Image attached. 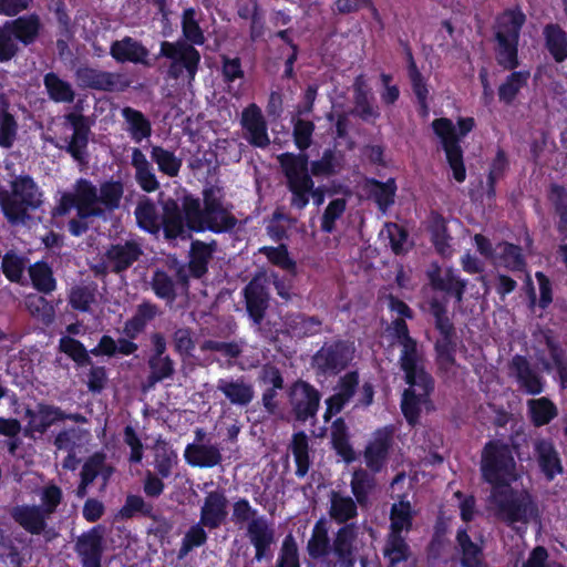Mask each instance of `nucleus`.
I'll return each mask as SVG.
<instances>
[{
	"label": "nucleus",
	"mask_w": 567,
	"mask_h": 567,
	"mask_svg": "<svg viewBox=\"0 0 567 567\" xmlns=\"http://www.w3.org/2000/svg\"><path fill=\"white\" fill-rule=\"evenodd\" d=\"M113 467L106 464V457L103 453H94L84 462L80 476L85 483H93V481L101 476V489H105L110 477L113 474Z\"/></svg>",
	"instance_id": "obj_32"
},
{
	"label": "nucleus",
	"mask_w": 567,
	"mask_h": 567,
	"mask_svg": "<svg viewBox=\"0 0 567 567\" xmlns=\"http://www.w3.org/2000/svg\"><path fill=\"white\" fill-rule=\"evenodd\" d=\"M289 449L291 450L295 462L297 465L296 475L299 477H303L309 468H310V457H309V444L308 436L305 432H298L292 435V440L289 444Z\"/></svg>",
	"instance_id": "obj_40"
},
{
	"label": "nucleus",
	"mask_w": 567,
	"mask_h": 567,
	"mask_svg": "<svg viewBox=\"0 0 567 567\" xmlns=\"http://www.w3.org/2000/svg\"><path fill=\"white\" fill-rule=\"evenodd\" d=\"M25 307L29 313L41 321L44 326H50L55 319L54 307L42 296L30 295L25 298Z\"/></svg>",
	"instance_id": "obj_47"
},
{
	"label": "nucleus",
	"mask_w": 567,
	"mask_h": 567,
	"mask_svg": "<svg viewBox=\"0 0 567 567\" xmlns=\"http://www.w3.org/2000/svg\"><path fill=\"white\" fill-rule=\"evenodd\" d=\"M259 252L265 255L275 266L280 267L292 276L297 275L296 261L290 258L285 245H279L277 247H261Z\"/></svg>",
	"instance_id": "obj_57"
},
{
	"label": "nucleus",
	"mask_w": 567,
	"mask_h": 567,
	"mask_svg": "<svg viewBox=\"0 0 567 567\" xmlns=\"http://www.w3.org/2000/svg\"><path fill=\"white\" fill-rule=\"evenodd\" d=\"M43 194L27 174L11 175L6 187L0 188V207L6 218L13 225L24 224L29 213L41 207Z\"/></svg>",
	"instance_id": "obj_2"
},
{
	"label": "nucleus",
	"mask_w": 567,
	"mask_h": 567,
	"mask_svg": "<svg viewBox=\"0 0 567 567\" xmlns=\"http://www.w3.org/2000/svg\"><path fill=\"white\" fill-rule=\"evenodd\" d=\"M184 212L190 230L226 231L236 225V218L225 208L203 213L198 199L185 197Z\"/></svg>",
	"instance_id": "obj_8"
},
{
	"label": "nucleus",
	"mask_w": 567,
	"mask_h": 567,
	"mask_svg": "<svg viewBox=\"0 0 567 567\" xmlns=\"http://www.w3.org/2000/svg\"><path fill=\"white\" fill-rule=\"evenodd\" d=\"M38 416L39 421L33 425V431L44 433L56 421L65 420L66 413L58 406L40 403L38 404Z\"/></svg>",
	"instance_id": "obj_60"
},
{
	"label": "nucleus",
	"mask_w": 567,
	"mask_h": 567,
	"mask_svg": "<svg viewBox=\"0 0 567 567\" xmlns=\"http://www.w3.org/2000/svg\"><path fill=\"white\" fill-rule=\"evenodd\" d=\"M375 487L374 477L364 470L353 472L351 480V491L357 503L364 507L368 504L369 495Z\"/></svg>",
	"instance_id": "obj_46"
},
{
	"label": "nucleus",
	"mask_w": 567,
	"mask_h": 567,
	"mask_svg": "<svg viewBox=\"0 0 567 567\" xmlns=\"http://www.w3.org/2000/svg\"><path fill=\"white\" fill-rule=\"evenodd\" d=\"M143 255V249L136 240H125L111 245L104 255L106 268L121 274L128 269Z\"/></svg>",
	"instance_id": "obj_16"
},
{
	"label": "nucleus",
	"mask_w": 567,
	"mask_h": 567,
	"mask_svg": "<svg viewBox=\"0 0 567 567\" xmlns=\"http://www.w3.org/2000/svg\"><path fill=\"white\" fill-rule=\"evenodd\" d=\"M367 189L369 196L373 198L381 210H385L394 203L396 186L392 178L388 179L385 183L375 179L368 181Z\"/></svg>",
	"instance_id": "obj_44"
},
{
	"label": "nucleus",
	"mask_w": 567,
	"mask_h": 567,
	"mask_svg": "<svg viewBox=\"0 0 567 567\" xmlns=\"http://www.w3.org/2000/svg\"><path fill=\"white\" fill-rule=\"evenodd\" d=\"M227 498L221 492H210L200 509V525L215 529L219 527L227 516Z\"/></svg>",
	"instance_id": "obj_23"
},
{
	"label": "nucleus",
	"mask_w": 567,
	"mask_h": 567,
	"mask_svg": "<svg viewBox=\"0 0 567 567\" xmlns=\"http://www.w3.org/2000/svg\"><path fill=\"white\" fill-rule=\"evenodd\" d=\"M8 23L16 38L25 45L32 43L39 34L40 20L35 14L20 17L13 21H8Z\"/></svg>",
	"instance_id": "obj_41"
},
{
	"label": "nucleus",
	"mask_w": 567,
	"mask_h": 567,
	"mask_svg": "<svg viewBox=\"0 0 567 567\" xmlns=\"http://www.w3.org/2000/svg\"><path fill=\"white\" fill-rule=\"evenodd\" d=\"M511 369L516 378L519 388L529 395H538L544 392L545 381L535 371L526 357L516 354L511 362Z\"/></svg>",
	"instance_id": "obj_20"
},
{
	"label": "nucleus",
	"mask_w": 567,
	"mask_h": 567,
	"mask_svg": "<svg viewBox=\"0 0 567 567\" xmlns=\"http://www.w3.org/2000/svg\"><path fill=\"white\" fill-rule=\"evenodd\" d=\"M150 375L148 385L153 386L157 382L169 379L175 373L174 361L168 357L148 358Z\"/></svg>",
	"instance_id": "obj_56"
},
{
	"label": "nucleus",
	"mask_w": 567,
	"mask_h": 567,
	"mask_svg": "<svg viewBox=\"0 0 567 567\" xmlns=\"http://www.w3.org/2000/svg\"><path fill=\"white\" fill-rule=\"evenodd\" d=\"M18 123L6 107L0 109V146L10 148L17 137Z\"/></svg>",
	"instance_id": "obj_62"
},
{
	"label": "nucleus",
	"mask_w": 567,
	"mask_h": 567,
	"mask_svg": "<svg viewBox=\"0 0 567 567\" xmlns=\"http://www.w3.org/2000/svg\"><path fill=\"white\" fill-rule=\"evenodd\" d=\"M241 125L245 138L256 147H266L270 144L267 124L260 109L251 104L243 111Z\"/></svg>",
	"instance_id": "obj_18"
},
{
	"label": "nucleus",
	"mask_w": 567,
	"mask_h": 567,
	"mask_svg": "<svg viewBox=\"0 0 567 567\" xmlns=\"http://www.w3.org/2000/svg\"><path fill=\"white\" fill-rule=\"evenodd\" d=\"M158 313L157 306L151 302L141 303L133 318L127 320L124 326V332L130 338H134L138 334L147 322L152 321Z\"/></svg>",
	"instance_id": "obj_43"
},
{
	"label": "nucleus",
	"mask_w": 567,
	"mask_h": 567,
	"mask_svg": "<svg viewBox=\"0 0 567 567\" xmlns=\"http://www.w3.org/2000/svg\"><path fill=\"white\" fill-rule=\"evenodd\" d=\"M330 539L326 522L320 519L316 523L312 535L308 542L307 550L312 558H320L328 554Z\"/></svg>",
	"instance_id": "obj_51"
},
{
	"label": "nucleus",
	"mask_w": 567,
	"mask_h": 567,
	"mask_svg": "<svg viewBox=\"0 0 567 567\" xmlns=\"http://www.w3.org/2000/svg\"><path fill=\"white\" fill-rule=\"evenodd\" d=\"M75 79L81 87L96 91L122 92L130 86V80L125 74L90 66L79 68L75 71Z\"/></svg>",
	"instance_id": "obj_10"
},
{
	"label": "nucleus",
	"mask_w": 567,
	"mask_h": 567,
	"mask_svg": "<svg viewBox=\"0 0 567 567\" xmlns=\"http://www.w3.org/2000/svg\"><path fill=\"white\" fill-rule=\"evenodd\" d=\"M357 530L354 524H347L341 527L333 540L332 550L338 557L341 567L354 566V546Z\"/></svg>",
	"instance_id": "obj_27"
},
{
	"label": "nucleus",
	"mask_w": 567,
	"mask_h": 567,
	"mask_svg": "<svg viewBox=\"0 0 567 567\" xmlns=\"http://www.w3.org/2000/svg\"><path fill=\"white\" fill-rule=\"evenodd\" d=\"M155 451V468L159 476H169L173 466L176 464V454L166 444H157Z\"/></svg>",
	"instance_id": "obj_64"
},
{
	"label": "nucleus",
	"mask_w": 567,
	"mask_h": 567,
	"mask_svg": "<svg viewBox=\"0 0 567 567\" xmlns=\"http://www.w3.org/2000/svg\"><path fill=\"white\" fill-rule=\"evenodd\" d=\"M286 326L295 337L301 338L317 333L320 330L321 321L315 317L297 313L287 317Z\"/></svg>",
	"instance_id": "obj_52"
},
{
	"label": "nucleus",
	"mask_w": 567,
	"mask_h": 567,
	"mask_svg": "<svg viewBox=\"0 0 567 567\" xmlns=\"http://www.w3.org/2000/svg\"><path fill=\"white\" fill-rule=\"evenodd\" d=\"M331 440L338 454H340L344 461H353L354 452L348 442L347 425L342 419H338L332 423Z\"/></svg>",
	"instance_id": "obj_54"
},
{
	"label": "nucleus",
	"mask_w": 567,
	"mask_h": 567,
	"mask_svg": "<svg viewBox=\"0 0 567 567\" xmlns=\"http://www.w3.org/2000/svg\"><path fill=\"white\" fill-rule=\"evenodd\" d=\"M217 390L229 401L238 406L249 405L255 398L252 383L245 377L236 379H220L217 383Z\"/></svg>",
	"instance_id": "obj_21"
},
{
	"label": "nucleus",
	"mask_w": 567,
	"mask_h": 567,
	"mask_svg": "<svg viewBox=\"0 0 567 567\" xmlns=\"http://www.w3.org/2000/svg\"><path fill=\"white\" fill-rule=\"evenodd\" d=\"M383 554L389 560L390 567H395L399 563L409 559L410 548L400 534H389Z\"/></svg>",
	"instance_id": "obj_49"
},
{
	"label": "nucleus",
	"mask_w": 567,
	"mask_h": 567,
	"mask_svg": "<svg viewBox=\"0 0 567 567\" xmlns=\"http://www.w3.org/2000/svg\"><path fill=\"white\" fill-rule=\"evenodd\" d=\"M43 85L48 96L55 103H72L75 99V91L72 84L62 80L54 72H49L44 75Z\"/></svg>",
	"instance_id": "obj_34"
},
{
	"label": "nucleus",
	"mask_w": 567,
	"mask_h": 567,
	"mask_svg": "<svg viewBox=\"0 0 567 567\" xmlns=\"http://www.w3.org/2000/svg\"><path fill=\"white\" fill-rule=\"evenodd\" d=\"M481 471L483 480L491 485L489 497L496 496V444L488 442L482 453Z\"/></svg>",
	"instance_id": "obj_48"
},
{
	"label": "nucleus",
	"mask_w": 567,
	"mask_h": 567,
	"mask_svg": "<svg viewBox=\"0 0 567 567\" xmlns=\"http://www.w3.org/2000/svg\"><path fill=\"white\" fill-rule=\"evenodd\" d=\"M151 157L157 164L158 169L164 174L171 177L178 175L182 161L177 158L173 152H169L161 146H153Z\"/></svg>",
	"instance_id": "obj_55"
},
{
	"label": "nucleus",
	"mask_w": 567,
	"mask_h": 567,
	"mask_svg": "<svg viewBox=\"0 0 567 567\" xmlns=\"http://www.w3.org/2000/svg\"><path fill=\"white\" fill-rule=\"evenodd\" d=\"M432 282L435 288L453 293L458 302L462 300L465 281L461 280L452 269H447L442 276L433 278Z\"/></svg>",
	"instance_id": "obj_61"
},
{
	"label": "nucleus",
	"mask_w": 567,
	"mask_h": 567,
	"mask_svg": "<svg viewBox=\"0 0 567 567\" xmlns=\"http://www.w3.org/2000/svg\"><path fill=\"white\" fill-rule=\"evenodd\" d=\"M289 402L296 419L306 422L317 414L320 394L309 383L297 381L290 388Z\"/></svg>",
	"instance_id": "obj_12"
},
{
	"label": "nucleus",
	"mask_w": 567,
	"mask_h": 567,
	"mask_svg": "<svg viewBox=\"0 0 567 567\" xmlns=\"http://www.w3.org/2000/svg\"><path fill=\"white\" fill-rule=\"evenodd\" d=\"M11 517L27 532L33 535L41 534L47 527L49 517L40 506L21 505L16 506L10 512Z\"/></svg>",
	"instance_id": "obj_24"
},
{
	"label": "nucleus",
	"mask_w": 567,
	"mask_h": 567,
	"mask_svg": "<svg viewBox=\"0 0 567 567\" xmlns=\"http://www.w3.org/2000/svg\"><path fill=\"white\" fill-rule=\"evenodd\" d=\"M73 207L76 208L81 218L97 217L104 214V208L99 202L97 188L86 179L78 181L73 192L62 195L56 212L64 215Z\"/></svg>",
	"instance_id": "obj_7"
},
{
	"label": "nucleus",
	"mask_w": 567,
	"mask_h": 567,
	"mask_svg": "<svg viewBox=\"0 0 567 567\" xmlns=\"http://www.w3.org/2000/svg\"><path fill=\"white\" fill-rule=\"evenodd\" d=\"M159 56H165L172 61L167 70L169 78L178 79L184 69L187 71L190 81L195 78L200 55L192 44L185 41H163Z\"/></svg>",
	"instance_id": "obj_9"
},
{
	"label": "nucleus",
	"mask_w": 567,
	"mask_h": 567,
	"mask_svg": "<svg viewBox=\"0 0 567 567\" xmlns=\"http://www.w3.org/2000/svg\"><path fill=\"white\" fill-rule=\"evenodd\" d=\"M545 49L556 63L567 60V31L558 23H547L543 28Z\"/></svg>",
	"instance_id": "obj_26"
},
{
	"label": "nucleus",
	"mask_w": 567,
	"mask_h": 567,
	"mask_svg": "<svg viewBox=\"0 0 567 567\" xmlns=\"http://www.w3.org/2000/svg\"><path fill=\"white\" fill-rule=\"evenodd\" d=\"M537 517L538 507L528 491L515 489L511 484L498 487V518L513 525L527 524Z\"/></svg>",
	"instance_id": "obj_6"
},
{
	"label": "nucleus",
	"mask_w": 567,
	"mask_h": 567,
	"mask_svg": "<svg viewBox=\"0 0 567 567\" xmlns=\"http://www.w3.org/2000/svg\"><path fill=\"white\" fill-rule=\"evenodd\" d=\"M548 200L554 207L555 214L558 216L556 224L557 231L567 237V189L565 186L553 183L548 189Z\"/></svg>",
	"instance_id": "obj_37"
},
{
	"label": "nucleus",
	"mask_w": 567,
	"mask_h": 567,
	"mask_svg": "<svg viewBox=\"0 0 567 567\" xmlns=\"http://www.w3.org/2000/svg\"><path fill=\"white\" fill-rule=\"evenodd\" d=\"M509 440L511 446L498 440V487L507 486L518 478L514 454L523 460L520 441L526 442V435L523 432H516Z\"/></svg>",
	"instance_id": "obj_13"
},
{
	"label": "nucleus",
	"mask_w": 567,
	"mask_h": 567,
	"mask_svg": "<svg viewBox=\"0 0 567 567\" xmlns=\"http://www.w3.org/2000/svg\"><path fill=\"white\" fill-rule=\"evenodd\" d=\"M103 539L102 526H95L76 538L74 550L81 559L82 567H101Z\"/></svg>",
	"instance_id": "obj_15"
},
{
	"label": "nucleus",
	"mask_w": 567,
	"mask_h": 567,
	"mask_svg": "<svg viewBox=\"0 0 567 567\" xmlns=\"http://www.w3.org/2000/svg\"><path fill=\"white\" fill-rule=\"evenodd\" d=\"M359 384L357 372L347 373L339 382L338 392L327 400L328 413L341 411L343 405L353 396Z\"/></svg>",
	"instance_id": "obj_36"
},
{
	"label": "nucleus",
	"mask_w": 567,
	"mask_h": 567,
	"mask_svg": "<svg viewBox=\"0 0 567 567\" xmlns=\"http://www.w3.org/2000/svg\"><path fill=\"white\" fill-rule=\"evenodd\" d=\"M457 549L462 558V567H485L481 548L472 542L466 529H458L456 534Z\"/></svg>",
	"instance_id": "obj_38"
},
{
	"label": "nucleus",
	"mask_w": 567,
	"mask_h": 567,
	"mask_svg": "<svg viewBox=\"0 0 567 567\" xmlns=\"http://www.w3.org/2000/svg\"><path fill=\"white\" fill-rule=\"evenodd\" d=\"M110 53L117 62H133L150 65L147 61L148 50L130 37L115 41L111 45Z\"/></svg>",
	"instance_id": "obj_28"
},
{
	"label": "nucleus",
	"mask_w": 567,
	"mask_h": 567,
	"mask_svg": "<svg viewBox=\"0 0 567 567\" xmlns=\"http://www.w3.org/2000/svg\"><path fill=\"white\" fill-rule=\"evenodd\" d=\"M122 116L125 120L126 131L136 143H140L142 140L151 136V122L142 112L133 107L125 106L122 109Z\"/></svg>",
	"instance_id": "obj_35"
},
{
	"label": "nucleus",
	"mask_w": 567,
	"mask_h": 567,
	"mask_svg": "<svg viewBox=\"0 0 567 567\" xmlns=\"http://www.w3.org/2000/svg\"><path fill=\"white\" fill-rule=\"evenodd\" d=\"M184 456L188 464L198 467H214L221 462L219 449L203 443L188 444Z\"/></svg>",
	"instance_id": "obj_29"
},
{
	"label": "nucleus",
	"mask_w": 567,
	"mask_h": 567,
	"mask_svg": "<svg viewBox=\"0 0 567 567\" xmlns=\"http://www.w3.org/2000/svg\"><path fill=\"white\" fill-rule=\"evenodd\" d=\"M268 278L265 272L257 274L245 287L244 295L249 317L260 330V323L268 308L269 295L267 291Z\"/></svg>",
	"instance_id": "obj_14"
},
{
	"label": "nucleus",
	"mask_w": 567,
	"mask_h": 567,
	"mask_svg": "<svg viewBox=\"0 0 567 567\" xmlns=\"http://www.w3.org/2000/svg\"><path fill=\"white\" fill-rule=\"evenodd\" d=\"M33 286L43 293H50L55 289V280L51 268L44 262H37L29 268Z\"/></svg>",
	"instance_id": "obj_58"
},
{
	"label": "nucleus",
	"mask_w": 567,
	"mask_h": 567,
	"mask_svg": "<svg viewBox=\"0 0 567 567\" xmlns=\"http://www.w3.org/2000/svg\"><path fill=\"white\" fill-rule=\"evenodd\" d=\"M278 161L287 178V187L291 193L290 204L293 208L303 209L309 203V196L317 206L323 204L324 190L315 187L308 169L307 155L285 153L278 156Z\"/></svg>",
	"instance_id": "obj_3"
},
{
	"label": "nucleus",
	"mask_w": 567,
	"mask_h": 567,
	"mask_svg": "<svg viewBox=\"0 0 567 567\" xmlns=\"http://www.w3.org/2000/svg\"><path fill=\"white\" fill-rule=\"evenodd\" d=\"M90 441V432L81 427L62 430L54 439V446L59 451L75 452Z\"/></svg>",
	"instance_id": "obj_39"
},
{
	"label": "nucleus",
	"mask_w": 567,
	"mask_h": 567,
	"mask_svg": "<svg viewBox=\"0 0 567 567\" xmlns=\"http://www.w3.org/2000/svg\"><path fill=\"white\" fill-rule=\"evenodd\" d=\"M137 224L141 228L156 234L161 228V219L155 205L150 199L141 200L135 209Z\"/></svg>",
	"instance_id": "obj_50"
},
{
	"label": "nucleus",
	"mask_w": 567,
	"mask_h": 567,
	"mask_svg": "<svg viewBox=\"0 0 567 567\" xmlns=\"http://www.w3.org/2000/svg\"><path fill=\"white\" fill-rule=\"evenodd\" d=\"M132 166L135 169L136 182L143 190L152 193L159 188L154 169L140 148H133L132 151Z\"/></svg>",
	"instance_id": "obj_31"
},
{
	"label": "nucleus",
	"mask_w": 567,
	"mask_h": 567,
	"mask_svg": "<svg viewBox=\"0 0 567 567\" xmlns=\"http://www.w3.org/2000/svg\"><path fill=\"white\" fill-rule=\"evenodd\" d=\"M162 225L167 238H185L188 236L187 230H190L184 209L181 210L174 200L164 203L161 226Z\"/></svg>",
	"instance_id": "obj_25"
},
{
	"label": "nucleus",
	"mask_w": 567,
	"mask_h": 567,
	"mask_svg": "<svg viewBox=\"0 0 567 567\" xmlns=\"http://www.w3.org/2000/svg\"><path fill=\"white\" fill-rule=\"evenodd\" d=\"M527 415L535 427L548 425L558 415L557 405L547 396L529 399L527 401Z\"/></svg>",
	"instance_id": "obj_30"
},
{
	"label": "nucleus",
	"mask_w": 567,
	"mask_h": 567,
	"mask_svg": "<svg viewBox=\"0 0 567 567\" xmlns=\"http://www.w3.org/2000/svg\"><path fill=\"white\" fill-rule=\"evenodd\" d=\"M353 349L346 342L324 344L313 357V367L323 374H337L352 360Z\"/></svg>",
	"instance_id": "obj_11"
},
{
	"label": "nucleus",
	"mask_w": 567,
	"mask_h": 567,
	"mask_svg": "<svg viewBox=\"0 0 567 567\" xmlns=\"http://www.w3.org/2000/svg\"><path fill=\"white\" fill-rule=\"evenodd\" d=\"M457 124L460 130L458 134L456 133L453 122L445 117L434 120L432 127L435 134L441 138L454 178L462 183L466 177V172L463 163V152L458 142L462 136L472 131L474 120L472 117L460 118Z\"/></svg>",
	"instance_id": "obj_5"
},
{
	"label": "nucleus",
	"mask_w": 567,
	"mask_h": 567,
	"mask_svg": "<svg viewBox=\"0 0 567 567\" xmlns=\"http://www.w3.org/2000/svg\"><path fill=\"white\" fill-rule=\"evenodd\" d=\"M534 452L540 472L548 482L564 473L560 455L555 444L548 439H538L534 443Z\"/></svg>",
	"instance_id": "obj_19"
},
{
	"label": "nucleus",
	"mask_w": 567,
	"mask_h": 567,
	"mask_svg": "<svg viewBox=\"0 0 567 567\" xmlns=\"http://www.w3.org/2000/svg\"><path fill=\"white\" fill-rule=\"evenodd\" d=\"M526 16L519 7L498 14V65L514 70L519 65L518 41Z\"/></svg>",
	"instance_id": "obj_4"
},
{
	"label": "nucleus",
	"mask_w": 567,
	"mask_h": 567,
	"mask_svg": "<svg viewBox=\"0 0 567 567\" xmlns=\"http://www.w3.org/2000/svg\"><path fill=\"white\" fill-rule=\"evenodd\" d=\"M246 535L256 550V560L260 561L270 556L271 546L276 542L275 529L264 516L254 519L247 525Z\"/></svg>",
	"instance_id": "obj_17"
},
{
	"label": "nucleus",
	"mask_w": 567,
	"mask_h": 567,
	"mask_svg": "<svg viewBox=\"0 0 567 567\" xmlns=\"http://www.w3.org/2000/svg\"><path fill=\"white\" fill-rule=\"evenodd\" d=\"M212 245L194 241L190 249V261L188 271L196 278H200L207 271V264L212 258Z\"/></svg>",
	"instance_id": "obj_45"
},
{
	"label": "nucleus",
	"mask_w": 567,
	"mask_h": 567,
	"mask_svg": "<svg viewBox=\"0 0 567 567\" xmlns=\"http://www.w3.org/2000/svg\"><path fill=\"white\" fill-rule=\"evenodd\" d=\"M393 431L383 427L374 433L373 440L367 446L364 452L365 464L374 472L381 470L386 460L389 449L392 443Z\"/></svg>",
	"instance_id": "obj_22"
},
{
	"label": "nucleus",
	"mask_w": 567,
	"mask_h": 567,
	"mask_svg": "<svg viewBox=\"0 0 567 567\" xmlns=\"http://www.w3.org/2000/svg\"><path fill=\"white\" fill-rule=\"evenodd\" d=\"M391 533L400 534L402 530H409L412 526V509L408 501H400L391 507Z\"/></svg>",
	"instance_id": "obj_53"
},
{
	"label": "nucleus",
	"mask_w": 567,
	"mask_h": 567,
	"mask_svg": "<svg viewBox=\"0 0 567 567\" xmlns=\"http://www.w3.org/2000/svg\"><path fill=\"white\" fill-rule=\"evenodd\" d=\"M392 329L401 347L400 365L409 384L403 393L401 408L408 422L414 424L422 408L429 405L433 381L424 370L422 352L416 341L410 337L405 321L401 318L395 319L392 322Z\"/></svg>",
	"instance_id": "obj_1"
},
{
	"label": "nucleus",
	"mask_w": 567,
	"mask_h": 567,
	"mask_svg": "<svg viewBox=\"0 0 567 567\" xmlns=\"http://www.w3.org/2000/svg\"><path fill=\"white\" fill-rule=\"evenodd\" d=\"M357 501L339 492L330 493V517L338 524H346L358 515Z\"/></svg>",
	"instance_id": "obj_33"
},
{
	"label": "nucleus",
	"mask_w": 567,
	"mask_h": 567,
	"mask_svg": "<svg viewBox=\"0 0 567 567\" xmlns=\"http://www.w3.org/2000/svg\"><path fill=\"white\" fill-rule=\"evenodd\" d=\"M549 357L555 365L561 389H567V354L561 346L551 338L546 339Z\"/></svg>",
	"instance_id": "obj_59"
},
{
	"label": "nucleus",
	"mask_w": 567,
	"mask_h": 567,
	"mask_svg": "<svg viewBox=\"0 0 567 567\" xmlns=\"http://www.w3.org/2000/svg\"><path fill=\"white\" fill-rule=\"evenodd\" d=\"M512 73L506 78L505 82L498 85V100L506 103L513 102L520 89L527 85L530 72L528 70L515 71L511 70Z\"/></svg>",
	"instance_id": "obj_42"
},
{
	"label": "nucleus",
	"mask_w": 567,
	"mask_h": 567,
	"mask_svg": "<svg viewBox=\"0 0 567 567\" xmlns=\"http://www.w3.org/2000/svg\"><path fill=\"white\" fill-rule=\"evenodd\" d=\"M59 348L79 365H89L92 363L86 349L79 340L71 337H63L60 339Z\"/></svg>",
	"instance_id": "obj_63"
}]
</instances>
